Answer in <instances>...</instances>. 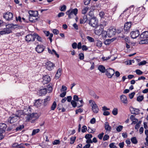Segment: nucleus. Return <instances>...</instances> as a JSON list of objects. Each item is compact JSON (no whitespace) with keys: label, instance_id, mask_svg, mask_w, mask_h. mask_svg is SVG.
Returning <instances> with one entry per match:
<instances>
[{"label":"nucleus","instance_id":"b1692460","mask_svg":"<svg viewBox=\"0 0 148 148\" xmlns=\"http://www.w3.org/2000/svg\"><path fill=\"white\" fill-rule=\"evenodd\" d=\"M105 128L107 131L110 132L111 130V127L109 125V123L107 122H106L105 123Z\"/></svg>","mask_w":148,"mask_h":148},{"label":"nucleus","instance_id":"de8ad7c7","mask_svg":"<svg viewBox=\"0 0 148 148\" xmlns=\"http://www.w3.org/2000/svg\"><path fill=\"white\" fill-rule=\"evenodd\" d=\"M112 112L114 115H116L118 114V109L117 108H114Z\"/></svg>","mask_w":148,"mask_h":148},{"label":"nucleus","instance_id":"69168bd1","mask_svg":"<svg viewBox=\"0 0 148 148\" xmlns=\"http://www.w3.org/2000/svg\"><path fill=\"white\" fill-rule=\"evenodd\" d=\"M40 99L36 100L35 103V105L37 106H39L41 103L40 102Z\"/></svg>","mask_w":148,"mask_h":148},{"label":"nucleus","instance_id":"6e6d98bb","mask_svg":"<svg viewBox=\"0 0 148 148\" xmlns=\"http://www.w3.org/2000/svg\"><path fill=\"white\" fill-rule=\"evenodd\" d=\"M135 72L136 74L138 75H141L143 73V72L139 69H136Z\"/></svg>","mask_w":148,"mask_h":148},{"label":"nucleus","instance_id":"ddd939ff","mask_svg":"<svg viewBox=\"0 0 148 148\" xmlns=\"http://www.w3.org/2000/svg\"><path fill=\"white\" fill-rule=\"evenodd\" d=\"M43 80L42 83L44 84H47L49 83L50 80L51 78L48 75H46L43 77Z\"/></svg>","mask_w":148,"mask_h":148},{"label":"nucleus","instance_id":"052dcab7","mask_svg":"<svg viewBox=\"0 0 148 148\" xmlns=\"http://www.w3.org/2000/svg\"><path fill=\"white\" fill-rule=\"evenodd\" d=\"M147 63V62L145 60H143L140 63H138V64L139 66H141V65H144L146 64Z\"/></svg>","mask_w":148,"mask_h":148},{"label":"nucleus","instance_id":"6ab92c4d","mask_svg":"<svg viewBox=\"0 0 148 148\" xmlns=\"http://www.w3.org/2000/svg\"><path fill=\"white\" fill-rule=\"evenodd\" d=\"M92 109L93 111V112L95 113H97L98 112L99 109L97 104L95 103L94 104H93L92 103Z\"/></svg>","mask_w":148,"mask_h":148},{"label":"nucleus","instance_id":"f03ea898","mask_svg":"<svg viewBox=\"0 0 148 148\" xmlns=\"http://www.w3.org/2000/svg\"><path fill=\"white\" fill-rule=\"evenodd\" d=\"M98 11L99 15L101 20H103L104 19H106L110 16L108 13L105 12L103 11H99V10Z\"/></svg>","mask_w":148,"mask_h":148},{"label":"nucleus","instance_id":"bf43d9fd","mask_svg":"<svg viewBox=\"0 0 148 148\" xmlns=\"http://www.w3.org/2000/svg\"><path fill=\"white\" fill-rule=\"evenodd\" d=\"M104 134V133L102 132L101 133L98 134L97 136V137L99 138V139L101 140L103 138V136Z\"/></svg>","mask_w":148,"mask_h":148},{"label":"nucleus","instance_id":"7ed1b4c3","mask_svg":"<svg viewBox=\"0 0 148 148\" xmlns=\"http://www.w3.org/2000/svg\"><path fill=\"white\" fill-rule=\"evenodd\" d=\"M108 36L109 37L113 36L116 32V29L114 27H111L108 29Z\"/></svg>","mask_w":148,"mask_h":148},{"label":"nucleus","instance_id":"473e14b6","mask_svg":"<svg viewBox=\"0 0 148 148\" xmlns=\"http://www.w3.org/2000/svg\"><path fill=\"white\" fill-rule=\"evenodd\" d=\"M103 31V30L101 29L100 28H99V29L95 30V33L96 34L98 35H100L101 34Z\"/></svg>","mask_w":148,"mask_h":148},{"label":"nucleus","instance_id":"5701e85b","mask_svg":"<svg viewBox=\"0 0 148 148\" xmlns=\"http://www.w3.org/2000/svg\"><path fill=\"white\" fill-rule=\"evenodd\" d=\"M98 69L101 73H103L106 72V69L105 67L102 65H99L98 67Z\"/></svg>","mask_w":148,"mask_h":148},{"label":"nucleus","instance_id":"2eb2a0df","mask_svg":"<svg viewBox=\"0 0 148 148\" xmlns=\"http://www.w3.org/2000/svg\"><path fill=\"white\" fill-rule=\"evenodd\" d=\"M88 18L87 16L86 15H84L82 18L80 19V24H84L86 22L87 23L88 22Z\"/></svg>","mask_w":148,"mask_h":148},{"label":"nucleus","instance_id":"f257e3e1","mask_svg":"<svg viewBox=\"0 0 148 148\" xmlns=\"http://www.w3.org/2000/svg\"><path fill=\"white\" fill-rule=\"evenodd\" d=\"M88 23L91 26L95 27L98 26V20L95 17H91L88 19Z\"/></svg>","mask_w":148,"mask_h":148},{"label":"nucleus","instance_id":"412c9836","mask_svg":"<svg viewBox=\"0 0 148 148\" xmlns=\"http://www.w3.org/2000/svg\"><path fill=\"white\" fill-rule=\"evenodd\" d=\"M47 69L49 71H51L53 66V64L50 62H48L46 63Z\"/></svg>","mask_w":148,"mask_h":148},{"label":"nucleus","instance_id":"4d7b16f0","mask_svg":"<svg viewBox=\"0 0 148 148\" xmlns=\"http://www.w3.org/2000/svg\"><path fill=\"white\" fill-rule=\"evenodd\" d=\"M109 138V136L108 135L106 134L105 135L103 138V141H106L108 140Z\"/></svg>","mask_w":148,"mask_h":148},{"label":"nucleus","instance_id":"774afa93","mask_svg":"<svg viewBox=\"0 0 148 148\" xmlns=\"http://www.w3.org/2000/svg\"><path fill=\"white\" fill-rule=\"evenodd\" d=\"M53 32L54 34L57 35L59 33V31L56 29H54L53 31Z\"/></svg>","mask_w":148,"mask_h":148},{"label":"nucleus","instance_id":"39448f33","mask_svg":"<svg viewBox=\"0 0 148 148\" xmlns=\"http://www.w3.org/2000/svg\"><path fill=\"white\" fill-rule=\"evenodd\" d=\"M115 73L114 70L111 68H108L106 69V75L108 78H111Z\"/></svg>","mask_w":148,"mask_h":148},{"label":"nucleus","instance_id":"4be33fe9","mask_svg":"<svg viewBox=\"0 0 148 148\" xmlns=\"http://www.w3.org/2000/svg\"><path fill=\"white\" fill-rule=\"evenodd\" d=\"M120 98L121 101L125 104L127 103V97L125 95H122L120 96Z\"/></svg>","mask_w":148,"mask_h":148},{"label":"nucleus","instance_id":"c85d7f7f","mask_svg":"<svg viewBox=\"0 0 148 148\" xmlns=\"http://www.w3.org/2000/svg\"><path fill=\"white\" fill-rule=\"evenodd\" d=\"M47 89L46 88H42V89H41V90L39 91V92L41 94V95H44L47 93Z\"/></svg>","mask_w":148,"mask_h":148},{"label":"nucleus","instance_id":"37998d69","mask_svg":"<svg viewBox=\"0 0 148 148\" xmlns=\"http://www.w3.org/2000/svg\"><path fill=\"white\" fill-rule=\"evenodd\" d=\"M76 138V136L72 137L70 138V143L71 144H73L74 143L75 140Z\"/></svg>","mask_w":148,"mask_h":148},{"label":"nucleus","instance_id":"bb28decb","mask_svg":"<svg viewBox=\"0 0 148 148\" xmlns=\"http://www.w3.org/2000/svg\"><path fill=\"white\" fill-rule=\"evenodd\" d=\"M28 19L31 22L33 23L36 22L38 20V18H37L36 17L34 18L33 17L29 16Z\"/></svg>","mask_w":148,"mask_h":148},{"label":"nucleus","instance_id":"1a4fd4ad","mask_svg":"<svg viewBox=\"0 0 148 148\" xmlns=\"http://www.w3.org/2000/svg\"><path fill=\"white\" fill-rule=\"evenodd\" d=\"M131 37L133 39L136 38L140 35V32L138 30L132 31L130 33Z\"/></svg>","mask_w":148,"mask_h":148},{"label":"nucleus","instance_id":"f8f14e48","mask_svg":"<svg viewBox=\"0 0 148 148\" xmlns=\"http://www.w3.org/2000/svg\"><path fill=\"white\" fill-rule=\"evenodd\" d=\"M28 13L29 14V16L33 17L34 18L36 17L38 15V12L37 11H34L30 10L29 11Z\"/></svg>","mask_w":148,"mask_h":148},{"label":"nucleus","instance_id":"5fc2aeb1","mask_svg":"<svg viewBox=\"0 0 148 148\" xmlns=\"http://www.w3.org/2000/svg\"><path fill=\"white\" fill-rule=\"evenodd\" d=\"M47 90L48 91V92L50 93L51 92L52 90V87L49 85L47 87Z\"/></svg>","mask_w":148,"mask_h":148},{"label":"nucleus","instance_id":"2f4dec72","mask_svg":"<svg viewBox=\"0 0 148 148\" xmlns=\"http://www.w3.org/2000/svg\"><path fill=\"white\" fill-rule=\"evenodd\" d=\"M140 40L139 42L140 44H147L148 43V39H140Z\"/></svg>","mask_w":148,"mask_h":148},{"label":"nucleus","instance_id":"79ce46f5","mask_svg":"<svg viewBox=\"0 0 148 148\" xmlns=\"http://www.w3.org/2000/svg\"><path fill=\"white\" fill-rule=\"evenodd\" d=\"M144 99V97L143 95L139 96L137 97V100L139 102L142 101Z\"/></svg>","mask_w":148,"mask_h":148},{"label":"nucleus","instance_id":"49530a36","mask_svg":"<svg viewBox=\"0 0 148 148\" xmlns=\"http://www.w3.org/2000/svg\"><path fill=\"white\" fill-rule=\"evenodd\" d=\"M86 38L90 42H94V39L91 37L88 36L86 37Z\"/></svg>","mask_w":148,"mask_h":148},{"label":"nucleus","instance_id":"c756f323","mask_svg":"<svg viewBox=\"0 0 148 148\" xmlns=\"http://www.w3.org/2000/svg\"><path fill=\"white\" fill-rule=\"evenodd\" d=\"M66 14L68 15L69 19H71L73 17V15L72 12H71V10L67 11L66 12Z\"/></svg>","mask_w":148,"mask_h":148},{"label":"nucleus","instance_id":"0eeeda50","mask_svg":"<svg viewBox=\"0 0 148 148\" xmlns=\"http://www.w3.org/2000/svg\"><path fill=\"white\" fill-rule=\"evenodd\" d=\"M45 48V46L42 45H38L35 48L36 50L38 53L43 52Z\"/></svg>","mask_w":148,"mask_h":148},{"label":"nucleus","instance_id":"20e7f679","mask_svg":"<svg viewBox=\"0 0 148 148\" xmlns=\"http://www.w3.org/2000/svg\"><path fill=\"white\" fill-rule=\"evenodd\" d=\"M3 17L7 21H10L13 20V15L12 13L7 12L3 14Z\"/></svg>","mask_w":148,"mask_h":148},{"label":"nucleus","instance_id":"4c0bfd02","mask_svg":"<svg viewBox=\"0 0 148 148\" xmlns=\"http://www.w3.org/2000/svg\"><path fill=\"white\" fill-rule=\"evenodd\" d=\"M66 6L64 5H63L62 6L60 7L59 9L61 11H64L66 10Z\"/></svg>","mask_w":148,"mask_h":148},{"label":"nucleus","instance_id":"7c9ffc66","mask_svg":"<svg viewBox=\"0 0 148 148\" xmlns=\"http://www.w3.org/2000/svg\"><path fill=\"white\" fill-rule=\"evenodd\" d=\"M24 126L23 125H19L18 127H16L15 129H13V131H14V130H15L16 132L20 131L24 128Z\"/></svg>","mask_w":148,"mask_h":148},{"label":"nucleus","instance_id":"8fccbe9b","mask_svg":"<svg viewBox=\"0 0 148 148\" xmlns=\"http://www.w3.org/2000/svg\"><path fill=\"white\" fill-rule=\"evenodd\" d=\"M79 58L80 60H83L84 58V54L83 53H81L79 54Z\"/></svg>","mask_w":148,"mask_h":148},{"label":"nucleus","instance_id":"c03bdc74","mask_svg":"<svg viewBox=\"0 0 148 148\" xmlns=\"http://www.w3.org/2000/svg\"><path fill=\"white\" fill-rule=\"evenodd\" d=\"M71 12L73 14H74L75 15H76L77 14L78 10L77 8H75L71 10Z\"/></svg>","mask_w":148,"mask_h":148},{"label":"nucleus","instance_id":"72a5a7b5","mask_svg":"<svg viewBox=\"0 0 148 148\" xmlns=\"http://www.w3.org/2000/svg\"><path fill=\"white\" fill-rule=\"evenodd\" d=\"M113 42V40L112 39H107L105 40L104 42V44L106 45H108L111 43V42Z\"/></svg>","mask_w":148,"mask_h":148},{"label":"nucleus","instance_id":"aec40b11","mask_svg":"<svg viewBox=\"0 0 148 148\" xmlns=\"http://www.w3.org/2000/svg\"><path fill=\"white\" fill-rule=\"evenodd\" d=\"M23 143L18 144V143H15L12 145V147L13 148H25L23 146Z\"/></svg>","mask_w":148,"mask_h":148},{"label":"nucleus","instance_id":"a211bd4d","mask_svg":"<svg viewBox=\"0 0 148 148\" xmlns=\"http://www.w3.org/2000/svg\"><path fill=\"white\" fill-rule=\"evenodd\" d=\"M148 38V31H145L142 33L140 36V39H146Z\"/></svg>","mask_w":148,"mask_h":148},{"label":"nucleus","instance_id":"e433bc0d","mask_svg":"<svg viewBox=\"0 0 148 148\" xmlns=\"http://www.w3.org/2000/svg\"><path fill=\"white\" fill-rule=\"evenodd\" d=\"M102 42L99 40H97L96 43V46L99 47H101L102 46Z\"/></svg>","mask_w":148,"mask_h":148},{"label":"nucleus","instance_id":"338daca9","mask_svg":"<svg viewBox=\"0 0 148 148\" xmlns=\"http://www.w3.org/2000/svg\"><path fill=\"white\" fill-rule=\"evenodd\" d=\"M73 100L74 101H78L79 100V98L78 96L77 95H74L73 96Z\"/></svg>","mask_w":148,"mask_h":148},{"label":"nucleus","instance_id":"dca6fc26","mask_svg":"<svg viewBox=\"0 0 148 148\" xmlns=\"http://www.w3.org/2000/svg\"><path fill=\"white\" fill-rule=\"evenodd\" d=\"M28 108H28V110L25 109V110H23V114H24V115H27V116L26 117H27V120H28V121H29L30 120L32 119L30 117L31 116H30L29 115V112H26V111H25V110H27V111L28 112L29 110V111L30 112V108L29 107Z\"/></svg>","mask_w":148,"mask_h":148},{"label":"nucleus","instance_id":"3c124183","mask_svg":"<svg viewBox=\"0 0 148 148\" xmlns=\"http://www.w3.org/2000/svg\"><path fill=\"white\" fill-rule=\"evenodd\" d=\"M16 125L15 124L11 126L8 127L7 130V131H10L12 130H13L14 127H15Z\"/></svg>","mask_w":148,"mask_h":148},{"label":"nucleus","instance_id":"cd10ccee","mask_svg":"<svg viewBox=\"0 0 148 148\" xmlns=\"http://www.w3.org/2000/svg\"><path fill=\"white\" fill-rule=\"evenodd\" d=\"M50 100V97L49 96H47L46 98L44 99L43 104L45 106L47 105L48 103V102Z\"/></svg>","mask_w":148,"mask_h":148},{"label":"nucleus","instance_id":"f704fd0d","mask_svg":"<svg viewBox=\"0 0 148 148\" xmlns=\"http://www.w3.org/2000/svg\"><path fill=\"white\" fill-rule=\"evenodd\" d=\"M131 140L132 142L134 144H136L138 143L136 138L135 137H132L131 139Z\"/></svg>","mask_w":148,"mask_h":148},{"label":"nucleus","instance_id":"423d86ee","mask_svg":"<svg viewBox=\"0 0 148 148\" xmlns=\"http://www.w3.org/2000/svg\"><path fill=\"white\" fill-rule=\"evenodd\" d=\"M131 25L132 22H127L125 24L124 29L125 32L127 33L129 32L130 29L131 28Z\"/></svg>","mask_w":148,"mask_h":148},{"label":"nucleus","instance_id":"6e6552de","mask_svg":"<svg viewBox=\"0 0 148 148\" xmlns=\"http://www.w3.org/2000/svg\"><path fill=\"white\" fill-rule=\"evenodd\" d=\"M26 41L27 42L32 41H34V34H31L27 35L25 36Z\"/></svg>","mask_w":148,"mask_h":148},{"label":"nucleus","instance_id":"c9c22d12","mask_svg":"<svg viewBox=\"0 0 148 148\" xmlns=\"http://www.w3.org/2000/svg\"><path fill=\"white\" fill-rule=\"evenodd\" d=\"M89 9V7H85L82 10V13L85 14Z\"/></svg>","mask_w":148,"mask_h":148},{"label":"nucleus","instance_id":"ea45409f","mask_svg":"<svg viewBox=\"0 0 148 148\" xmlns=\"http://www.w3.org/2000/svg\"><path fill=\"white\" fill-rule=\"evenodd\" d=\"M39 131L40 130L39 129L33 130L32 134V135L34 136L36 134L38 133Z\"/></svg>","mask_w":148,"mask_h":148},{"label":"nucleus","instance_id":"13d9d810","mask_svg":"<svg viewBox=\"0 0 148 148\" xmlns=\"http://www.w3.org/2000/svg\"><path fill=\"white\" fill-rule=\"evenodd\" d=\"M60 143V141L59 140H54L52 143L54 145L58 144Z\"/></svg>","mask_w":148,"mask_h":148},{"label":"nucleus","instance_id":"58836bf2","mask_svg":"<svg viewBox=\"0 0 148 148\" xmlns=\"http://www.w3.org/2000/svg\"><path fill=\"white\" fill-rule=\"evenodd\" d=\"M56 106L57 104L56 102L55 101H54L51 107V110H54L56 108Z\"/></svg>","mask_w":148,"mask_h":148},{"label":"nucleus","instance_id":"4468645a","mask_svg":"<svg viewBox=\"0 0 148 148\" xmlns=\"http://www.w3.org/2000/svg\"><path fill=\"white\" fill-rule=\"evenodd\" d=\"M130 111L132 114H138L140 113V110L136 108L132 107H130Z\"/></svg>","mask_w":148,"mask_h":148},{"label":"nucleus","instance_id":"a18cd8bd","mask_svg":"<svg viewBox=\"0 0 148 148\" xmlns=\"http://www.w3.org/2000/svg\"><path fill=\"white\" fill-rule=\"evenodd\" d=\"M123 128V127L122 125H119V126L116 128V130L117 131L119 132H121Z\"/></svg>","mask_w":148,"mask_h":148},{"label":"nucleus","instance_id":"864d4df0","mask_svg":"<svg viewBox=\"0 0 148 148\" xmlns=\"http://www.w3.org/2000/svg\"><path fill=\"white\" fill-rule=\"evenodd\" d=\"M87 130V128L86 126L83 125L82 128V132L83 133L85 132Z\"/></svg>","mask_w":148,"mask_h":148},{"label":"nucleus","instance_id":"393cba45","mask_svg":"<svg viewBox=\"0 0 148 148\" xmlns=\"http://www.w3.org/2000/svg\"><path fill=\"white\" fill-rule=\"evenodd\" d=\"M34 40L35 38H36L38 41L41 42L42 41V38L38 34L36 33H34Z\"/></svg>","mask_w":148,"mask_h":148},{"label":"nucleus","instance_id":"9b49d317","mask_svg":"<svg viewBox=\"0 0 148 148\" xmlns=\"http://www.w3.org/2000/svg\"><path fill=\"white\" fill-rule=\"evenodd\" d=\"M14 114H13L11 116H10L8 119V122L10 123H13L15 122L18 120L15 116H14Z\"/></svg>","mask_w":148,"mask_h":148},{"label":"nucleus","instance_id":"f3484780","mask_svg":"<svg viewBox=\"0 0 148 148\" xmlns=\"http://www.w3.org/2000/svg\"><path fill=\"white\" fill-rule=\"evenodd\" d=\"M7 126L4 123H0V131L1 133H4L5 132Z\"/></svg>","mask_w":148,"mask_h":148},{"label":"nucleus","instance_id":"0e129e2a","mask_svg":"<svg viewBox=\"0 0 148 148\" xmlns=\"http://www.w3.org/2000/svg\"><path fill=\"white\" fill-rule=\"evenodd\" d=\"M130 119L131 120V121H133L134 120H136L137 121H138V120L137 119H136L135 117V116L134 115H131L130 117Z\"/></svg>","mask_w":148,"mask_h":148},{"label":"nucleus","instance_id":"9d476101","mask_svg":"<svg viewBox=\"0 0 148 148\" xmlns=\"http://www.w3.org/2000/svg\"><path fill=\"white\" fill-rule=\"evenodd\" d=\"M12 32L11 30H10L8 28H4L3 30L0 31V34L1 35H3L5 34H8Z\"/></svg>","mask_w":148,"mask_h":148},{"label":"nucleus","instance_id":"a878e982","mask_svg":"<svg viewBox=\"0 0 148 148\" xmlns=\"http://www.w3.org/2000/svg\"><path fill=\"white\" fill-rule=\"evenodd\" d=\"M17 25H14V24L11 23L8 24H6L5 27L6 28H8L10 30H11V29L12 28H15L14 27L15 26H17Z\"/></svg>","mask_w":148,"mask_h":148},{"label":"nucleus","instance_id":"680f3d73","mask_svg":"<svg viewBox=\"0 0 148 148\" xmlns=\"http://www.w3.org/2000/svg\"><path fill=\"white\" fill-rule=\"evenodd\" d=\"M135 94V92H132L130 94H129V97L130 98V99H132L133 98Z\"/></svg>","mask_w":148,"mask_h":148},{"label":"nucleus","instance_id":"e2e57ef3","mask_svg":"<svg viewBox=\"0 0 148 148\" xmlns=\"http://www.w3.org/2000/svg\"><path fill=\"white\" fill-rule=\"evenodd\" d=\"M83 111V109H82L81 108H79V109H77L75 111V114H77L79 112H82Z\"/></svg>","mask_w":148,"mask_h":148},{"label":"nucleus","instance_id":"603ef678","mask_svg":"<svg viewBox=\"0 0 148 148\" xmlns=\"http://www.w3.org/2000/svg\"><path fill=\"white\" fill-rule=\"evenodd\" d=\"M92 137V135L89 134H86L85 136L86 139H91Z\"/></svg>","mask_w":148,"mask_h":148},{"label":"nucleus","instance_id":"09e8293b","mask_svg":"<svg viewBox=\"0 0 148 148\" xmlns=\"http://www.w3.org/2000/svg\"><path fill=\"white\" fill-rule=\"evenodd\" d=\"M71 103L73 107L75 108L77 106V103L76 101L72 100L71 101Z\"/></svg>","mask_w":148,"mask_h":148},{"label":"nucleus","instance_id":"a19ab883","mask_svg":"<svg viewBox=\"0 0 148 148\" xmlns=\"http://www.w3.org/2000/svg\"><path fill=\"white\" fill-rule=\"evenodd\" d=\"M108 30L107 31L103 30L102 31V33H101V34H102V36L104 38H106L107 37V36H108Z\"/></svg>","mask_w":148,"mask_h":148}]
</instances>
